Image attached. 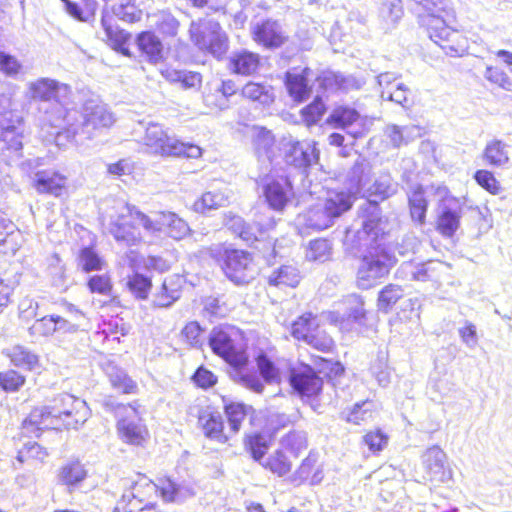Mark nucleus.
Returning a JSON list of instances; mask_svg holds the SVG:
<instances>
[{
  "instance_id": "nucleus-1",
  "label": "nucleus",
  "mask_w": 512,
  "mask_h": 512,
  "mask_svg": "<svg viewBox=\"0 0 512 512\" xmlns=\"http://www.w3.org/2000/svg\"><path fill=\"white\" fill-rule=\"evenodd\" d=\"M363 211L365 217L360 227L347 229L344 242L354 254L365 249L357 271V284L361 289H369L389 273L396 258L388 247L378 242L385 228L381 210L375 203H367Z\"/></svg>"
},
{
  "instance_id": "nucleus-2",
  "label": "nucleus",
  "mask_w": 512,
  "mask_h": 512,
  "mask_svg": "<svg viewBox=\"0 0 512 512\" xmlns=\"http://www.w3.org/2000/svg\"><path fill=\"white\" fill-rule=\"evenodd\" d=\"M71 93L70 87L52 78H39L28 83V94L42 114V120L53 128H61L65 124L72 126L71 111L66 101Z\"/></svg>"
},
{
  "instance_id": "nucleus-3",
  "label": "nucleus",
  "mask_w": 512,
  "mask_h": 512,
  "mask_svg": "<svg viewBox=\"0 0 512 512\" xmlns=\"http://www.w3.org/2000/svg\"><path fill=\"white\" fill-rule=\"evenodd\" d=\"M142 142L149 152L155 155L199 158L202 154L199 146L169 137L158 123L151 122L146 126Z\"/></svg>"
},
{
  "instance_id": "nucleus-4",
  "label": "nucleus",
  "mask_w": 512,
  "mask_h": 512,
  "mask_svg": "<svg viewBox=\"0 0 512 512\" xmlns=\"http://www.w3.org/2000/svg\"><path fill=\"white\" fill-rule=\"evenodd\" d=\"M71 113L72 118L70 119V123L72 126L65 124L61 127L65 129L64 133L67 134V138L69 139L74 138L79 133H82L86 138H91L94 132L102 128H108L114 123L113 114L108 110L106 105L94 99H89L84 103L82 122L79 127H76L74 123H72L77 113L75 111Z\"/></svg>"
},
{
  "instance_id": "nucleus-5",
  "label": "nucleus",
  "mask_w": 512,
  "mask_h": 512,
  "mask_svg": "<svg viewBox=\"0 0 512 512\" xmlns=\"http://www.w3.org/2000/svg\"><path fill=\"white\" fill-rule=\"evenodd\" d=\"M239 340V333L232 328H214L209 335V346L231 367H239L248 363V356Z\"/></svg>"
},
{
  "instance_id": "nucleus-6",
  "label": "nucleus",
  "mask_w": 512,
  "mask_h": 512,
  "mask_svg": "<svg viewBox=\"0 0 512 512\" xmlns=\"http://www.w3.org/2000/svg\"><path fill=\"white\" fill-rule=\"evenodd\" d=\"M50 407L58 420V428L78 429L90 416L86 402L70 394L59 395Z\"/></svg>"
},
{
  "instance_id": "nucleus-7",
  "label": "nucleus",
  "mask_w": 512,
  "mask_h": 512,
  "mask_svg": "<svg viewBox=\"0 0 512 512\" xmlns=\"http://www.w3.org/2000/svg\"><path fill=\"white\" fill-rule=\"evenodd\" d=\"M422 21L429 38L439 45L446 54L454 56L464 51L462 34L449 27L442 16L437 13L428 14Z\"/></svg>"
},
{
  "instance_id": "nucleus-8",
  "label": "nucleus",
  "mask_w": 512,
  "mask_h": 512,
  "mask_svg": "<svg viewBox=\"0 0 512 512\" xmlns=\"http://www.w3.org/2000/svg\"><path fill=\"white\" fill-rule=\"evenodd\" d=\"M422 21L429 38L439 45L446 54L454 56L464 51L462 34L449 27L442 16L437 13L428 14Z\"/></svg>"
},
{
  "instance_id": "nucleus-9",
  "label": "nucleus",
  "mask_w": 512,
  "mask_h": 512,
  "mask_svg": "<svg viewBox=\"0 0 512 512\" xmlns=\"http://www.w3.org/2000/svg\"><path fill=\"white\" fill-rule=\"evenodd\" d=\"M220 261L227 278L237 285L247 284L255 277L253 258L244 250L225 248L220 253Z\"/></svg>"
},
{
  "instance_id": "nucleus-10",
  "label": "nucleus",
  "mask_w": 512,
  "mask_h": 512,
  "mask_svg": "<svg viewBox=\"0 0 512 512\" xmlns=\"http://www.w3.org/2000/svg\"><path fill=\"white\" fill-rule=\"evenodd\" d=\"M116 215H110L109 233L121 244L134 246L142 241L136 223L131 220V205L118 201L115 203Z\"/></svg>"
},
{
  "instance_id": "nucleus-11",
  "label": "nucleus",
  "mask_w": 512,
  "mask_h": 512,
  "mask_svg": "<svg viewBox=\"0 0 512 512\" xmlns=\"http://www.w3.org/2000/svg\"><path fill=\"white\" fill-rule=\"evenodd\" d=\"M192 40L199 49L208 51L216 58H221L229 47L226 33L220 24L213 20H209L193 30Z\"/></svg>"
},
{
  "instance_id": "nucleus-12",
  "label": "nucleus",
  "mask_w": 512,
  "mask_h": 512,
  "mask_svg": "<svg viewBox=\"0 0 512 512\" xmlns=\"http://www.w3.org/2000/svg\"><path fill=\"white\" fill-rule=\"evenodd\" d=\"M263 194L269 207L275 211H283L294 197V190L287 176L268 178L263 185Z\"/></svg>"
},
{
  "instance_id": "nucleus-13",
  "label": "nucleus",
  "mask_w": 512,
  "mask_h": 512,
  "mask_svg": "<svg viewBox=\"0 0 512 512\" xmlns=\"http://www.w3.org/2000/svg\"><path fill=\"white\" fill-rule=\"evenodd\" d=\"M285 162L296 168H307L316 164L319 159V151L314 143L289 141L284 145Z\"/></svg>"
},
{
  "instance_id": "nucleus-14",
  "label": "nucleus",
  "mask_w": 512,
  "mask_h": 512,
  "mask_svg": "<svg viewBox=\"0 0 512 512\" xmlns=\"http://www.w3.org/2000/svg\"><path fill=\"white\" fill-rule=\"evenodd\" d=\"M446 454L437 446L429 448L423 455L425 478L432 483H446L452 472L446 467Z\"/></svg>"
},
{
  "instance_id": "nucleus-15",
  "label": "nucleus",
  "mask_w": 512,
  "mask_h": 512,
  "mask_svg": "<svg viewBox=\"0 0 512 512\" xmlns=\"http://www.w3.org/2000/svg\"><path fill=\"white\" fill-rule=\"evenodd\" d=\"M252 35L254 41L266 48H278L288 38L282 25L278 21L271 19L256 23L252 28Z\"/></svg>"
},
{
  "instance_id": "nucleus-16",
  "label": "nucleus",
  "mask_w": 512,
  "mask_h": 512,
  "mask_svg": "<svg viewBox=\"0 0 512 512\" xmlns=\"http://www.w3.org/2000/svg\"><path fill=\"white\" fill-rule=\"evenodd\" d=\"M66 176L54 170H40L32 178L33 188L40 194L61 196L66 187Z\"/></svg>"
},
{
  "instance_id": "nucleus-17",
  "label": "nucleus",
  "mask_w": 512,
  "mask_h": 512,
  "mask_svg": "<svg viewBox=\"0 0 512 512\" xmlns=\"http://www.w3.org/2000/svg\"><path fill=\"white\" fill-rule=\"evenodd\" d=\"M290 383L295 391L305 396L316 395L323 384L322 379L309 366L293 370L290 375Z\"/></svg>"
},
{
  "instance_id": "nucleus-18",
  "label": "nucleus",
  "mask_w": 512,
  "mask_h": 512,
  "mask_svg": "<svg viewBox=\"0 0 512 512\" xmlns=\"http://www.w3.org/2000/svg\"><path fill=\"white\" fill-rule=\"evenodd\" d=\"M462 208L455 200H446L439 208L437 230L445 237H452L460 226Z\"/></svg>"
},
{
  "instance_id": "nucleus-19",
  "label": "nucleus",
  "mask_w": 512,
  "mask_h": 512,
  "mask_svg": "<svg viewBox=\"0 0 512 512\" xmlns=\"http://www.w3.org/2000/svg\"><path fill=\"white\" fill-rule=\"evenodd\" d=\"M345 313L339 311L329 312L328 319L339 325L344 322L353 321L358 324H364L366 319V310L364 308V300L361 296L356 294L348 295L344 300Z\"/></svg>"
},
{
  "instance_id": "nucleus-20",
  "label": "nucleus",
  "mask_w": 512,
  "mask_h": 512,
  "mask_svg": "<svg viewBox=\"0 0 512 512\" xmlns=\"http://www.w3.org/2000/svg\"><path fill=\"white\" fill-rule=\"evenodd\" d=\"M398 184L393 180L392 176L389 173H381L370 185L366 192L369 197H374L372 200L365 201L360 207V220L363 221L365 217V213L363 211L364 207L367 203H375L377 206L378 201H383L397 192ZM380 209V207H378Z\"/></svg>"
},
{
  "instance_id": "nucleus-21",
  "label": "nucleus",
  "mask_w": 512,
  "mask_h": 512,
  "mask_svg": "<svg viewBox=\"0 0 512 512\" xmlns=\"http://www.w3.org/2000/svg\"><path fill=\"white\" fill-rule=\"evenodd\" d=\"M510 147L500 139L488 141L482 151L483 162L492 168H508L511 163Z\"/></svg>"
},
{
  "instance_id": "nucleus-22",
  "label": "nucleus",
  "mask_w": 512,
  "mask_h": 512,
  "mask_svg": "<svg viewBox=\"0 0 512 512\" xmlns=\"http://www.w3.org/2000/svg\"><path fill=\"white\" fill-rule=\"evenodd\" d=\"M50 406L35 408L23 421V430L27 434L38 435V431L44 429H59L58 420L54 418Z\"/></svg>"
},
{
  "instance_id": "nucleus-23",
  "label": "nucleus",
  "mask_w": 512,
  "mask_h": 512,
  "mask_svg": "<svg viewBox=\"0 0 512 512\" xmlns=\"http://www.w3.org/2000/svg\"><path fill=\"white\" fill-rule=\"evenodd\" d=\"M336 127L347 131L353 138L362 136V120L359 113L352 108H336L330 116Z\"/></svg>"
},
{
  "instance_id": "nucleus-24",
  "label": "nucleus",
  "mask_w": 512,
  "mask_h": 512,
  "mask_svg": "<svg viewBox=\"0 0 512 512\" xmlns=\"http://www.w3.org/2000/svg\"><path fill=\"white\" fill-rule=\"evenodd\" d=\"M260 57L257 53L248 50L233 52L228 61V68L232 73L250 76L257 72Z\"/></svg>"
},
{
  "instance_id": "nucleus-25",
  "label": "nucleus",
  "mask_w": 512,
  "mask_h": 512,
  "mask_svg": "<svg viewBox=\"0 0 512 512\" xmlns=\"http://www.w3.org/2000/svg\"><path fill=\"white\" fill-rule=\"evenodd\" d=\"M317 82L324 90H358L364 85L362 79L353 75H344L336 72H325L317 78Z\"/></svg>"
},
{
  "instance_id": "nucleus-26",
  "label": "nucleus",
  "mask_w": 512,
  "mask_h": 512,
  "mask_svg": "<svg viewBox=\"0 0 512 512\" xmlns=\"http://www.w3.org/2000/svg\"><path fill=\"white\" fill-rule=\"evenodd\" d=\"M146 485L150 490H159L163 500L166 502H182L186 498L194 495L193 490L189 486L178 484L170 478L161 479L158 485L152 482Z\"/></svg>"
},
{
  "instance_id": "nucleus-27",
  "label": "nucleus",
  "mask_w": 512,
  "mask_h": 512,
  "mask_svg": "<svg viewBox=\"0 0 512 512\" xmlns=\"http://www.w3.org/2000/svg\"><path fill=\"white\" fill-rule=\"evenodd\" d=\"M311 75L312 71L309 68H305L301 72L296 70L287 72L286 87L289 95L295 101L302 102L308 97L310 93L308 82Z\"/></svg>"
},
{
  "instance_id": "nucleus-28",
  "label": "nucleus",
  "mask_w": 512,
  "mask_h": 512,
  "mask_svg": "<svg viewBox=\"0 0 512 512\" xmlns=\"http://www.w3.org/2000/svg\"><path fill=\"white\" fill-rule=\"evenodd\" d=\"M117 429L121 439L132 445H141L148 435L146 427L136 417L119 420Z\"/></svg>"
},
{
  "instance_id": "nucleus-29",
  "label": "nucleus",
  "mask_w": 512,
  "mask_h": 512,
  "mask_svg": "<svg viewBox=\"0 0 512 512\" xmlns=\"http://www.w3.org/2000/svg\"><path fill=\"white\" fill-rule=\"evenodd\" d=\"M352 193L345 191L329 190L321 203L328 214L335 220L352 206Z\"/></svg>"
},
{
  "instance_id": "nucleus-30",
  "label": "nucleus",
  "mask_w": 512,
  "mask_h": 512,
  "mask_svg": "<svg viewBox=\"0 0 512 512\" xmlns=\"http://www.w3.org/2000/svg\"><path fill=\"white\" fill-rule=\"evenodd\" d=\"M224 225L236 236L247 243H253L258 239L257 233L259 229L251 224L246 223L242 217L228 213L224 217Z\"/></svg>"
},
{
  "instance_id": "nucleus-31",
  "label": "nucleus",
  "mask_w": 512,
  "mask_h": 512,
  "mask_svg": "<svg viewBox=\"0 0 512 512\" xmlns=\"http://www.w3.org/2000/svg\"><path fill=\"white\" fill-rule=\"evenodd\" d=\"M275 138L270 130L264 127H255L253 130V146L258 158L271 162L274 156Z\"/></svg>"
},
{
  "instance_id": "nucleus-32",
  "label": "nucleus",
  "mask_w": 512,
  "mask_h": 512,
  "mask_svg": "<svg viewBox=\"0 0 512 512\" xmlns=\"http://www.w3.org/2000/svg\"><path fill=\"white\" fill-rule=\"evenodd\" d=\"M302 220L305 227L316 231L327 229L334 222L333 218L328 214L326 208L321 203L308 209L302 215Z\"/></svg>"
},
{
  "instance_id": "nucleus-33",
  "label": "nucleus",
  "mask_w": 512,
  "mask_h": 512,
  "mask_svg": "<svg viewBox=\"0 0 512 512\" xmlns=\"http://www.w3.org/2000/svg\"><path fill=\"white\" fill-rule=\"evenodd\" d=\"M300 278V272L295 266L282 265L268 276V283L275 287H296Z\"/></svg>"
},
{
  "instance_id": "nucleus-34",
  "label": "nucleus",
  "mask_w": 512,
  "mask_h": 512,
  "mask_svg": "<svg viewBox=\"0 0 512 512\" xmlns=\"http://www.w3.org/2000/svg\"><path fill=\"white\" fill-rule=\"evenodd\" d=\"M242 96L262 105H270L274 101V89L271 85L258 82H248L242 88Z\"/></svg>"
},
{
  "instance_id": "nucleus-35",
  "label": "nucleus",
  "mask_w": 512,
  "mask_h": 512,
  "mask_svg": "<svg viewBox=\"0 0 512 512\" xmlns=\"http://www.w3.org/2000/svg\"><path fill=\"white\" fill-rule=\"evenodd\" d=\"M204 434L220 443H225L228 436L224 433L222 416L219 413H206L199 417Z\"/></svg>"
},
{
  "instance_id": "nucleus-36",
  "label": "nucleus",
  "mask_w": 512,
  "mask_h": 512,
  "mask_svg": "<svg viewBox=\"0 0 512 512\" xmlns=\"http://www.w3.org/2000/svg\"><path fill=\"white\" fill-rule=\"evenodd\" d=\"M187 222L174 212H162V232L171 238L180 240L190 233Z\"/></svg>"
},
{
  "instance_id": "nucleus-37",
  "label": "nucleus",
  "mask_w": 512,
  "mask_h": 512,
  "mask_svg": "<svg viewBox=\"0 0 512 512\" xmlns=\"http://www.w3.org/2000/svg\"><path fill=\"white\" fill-rule=\"evenodd\" d=\"M371 173V167L365 159L358 158L348 173L351 193H358L365 189Z\"/></svg>"
},
{
  "instance_id": "nucleus-38",
  "label": "nucleus",
  "mask_w": 512,
  "mask_h": 512,
  "mask_svg": "<svg viewBox=\"0 0 512 512\" xmlns=\"http://www.w3.org/2000/svg\"><path fill=\"white\" fill-rule=\"evenodd\" d=\"M137 45L150 62L157 63L162 59L163 45L152 32H142L137 37Z\"/></svg>"
},
{
  "instance_id": "nucleus-39",
  "label": "nucleus",
  "mask_w": 512,
  "mask_h": 512,
  "mask_svg": "<svg viewBox=\"0 0 512 512\" xmlns=\"http://www.w3.org/2000/svg\"><path fill=\"white\" fill-rule=\"evenodd\" d=\"M271 445V439L268 435L254 432L245 437L244 447L251 457L257 461L262 462L265 454Z\"/></svg>"
},
{
  "instance_id": "nucleus-40",
  "label": "nucleus",
  "mask_w": 512,
  "mask_h": 512,
  "mask_svg": "<svg viewBox=\"0 0 512 512\" xmlns=\"http://www.w3.org/2000/svg\"><path fill=\"white\" fill-rule=\"evenodd\" d=\"M319 329V322L312 313H305L292 324L291 334L294 338L306 342Z\"/></svg>"
},
{
  "instance_id": "nucleus-41",
  "label": "nucleus",
  "mask_w": 512,
  "mask_h": 512,
  "mask_svg": "<svg viewBox=\"0 0 512 512\" xmlns=\"http://www.w3.org/2000/svg\"><path fill=\"white\" fill-rule=\"evenodd\" d=\"M408 200L412 219L419 224H424L428 202L424 196L422 186L417 185L411 192H409Z\"/></svg>"
},
{
  "instance_id": "nucleus-42",
  "label": "nucleus",
  "mask_w": 512,
  "mask_h": 512,
  "mask_svg": "<svg viewBox=\"0 0 512 512\" xmlns=\"http://www.w3.org/2000/svg\"><path fill=\"white\" fill-rule=\"evenodd\" d=\"M444 268L445 265L440 261H429L411 267L410 274L412 279L416 281H438L440 272H442Z\"/></svg>"
},
{
  "instance_id": "nucleus-43",
  "label": "nucleus",
  "mask_w": 512,
  "mask_h": 512,
  "mask_svg": "<svg viewBox=\"0 0 512 512\" xmlns=\"http://www.w3.org/2000/svg\"><path fill=\"white\" fill-rule=\"evenodd\" d=\"M227 204L228 196L225 193L221 191H209L194 202L193 208L198 213H206L207 211L224 207Z\"/></svg>"
},
{
  "instance_id": "nucleus-44",
  "label": "nucleus",
  "mask_w": 512,
  "mask_h": 512,
  "mask_svg": "<svg viewBox=\"0 0 512 512\" xmlns=\"http://www.w3.org/2000/svg\"><path fill=\"white\" fill-rule=\"evenodd\" d=\"M246 365L232 367L230 375L232 379L242 386L256 393H262L264 385L256 373L249 372Z\"/></svg>"
},
{
  "instance_id": "nucleus-45",
  "label": "nucleus",
  "mask_w": 512,
  "mask_h": 512,
  "mask_svg": "<svg viewBox=\"0 0 512 512\" xmlns=\"http://www.w3.org/2000/svg\"><path fill=\"white\" fill-rule=\"evenodd\" d=\"M280 445L282 449L298 457L308 447L307 433L302 430H292L280 439Z\"/></svg>"
},
{
  "instance_id": "nucleus-46",
  "label": "nucleus",
  "mask_w": 512,
  "mask_h": 512,
  "mask_svg": "<svg viewBox=\"0 0 512 512\" xmlns=\"http://www.w3.org/2000/svg\"><path fill=\"white\" fill-rule=\"evenodd\" d=\"M253 411L251 406L243 403L232 402L225 405V414L228 419L230 431L235 434L240 428L242 421Z\"/></svg>"
},
{
  "instance_id": "nucleus-47",
  "label": "nucleus",
  "mask_w": 512,
  "mask_h": 512,
  "mask_svg": "<svg viewBox=\"0 0 512 512\" xmlns=\"http://www.w3.org/2000/svg\"><path fill=\"white\" fill-rule=\"evenodd\" d=\"M261 464L264 468L279 477L288 474L292 468V463L282 449L274 451L264 462H261Z\"/></svg>"
},
{
  "instance_id": "nucleus-48",
  "label": "nucleus",
  "mask_w": 512,
  "mask_h": 512,
  "mask_svg": "<svg viewBox=\"0 0 512 512\" xmlns=\"http://www.w3.org/2000/svg\"><path fill=\"white\" fill-rule=\"evenodd\" d=\"M131 220L136 225L142 226L148 234H156L162 232V212L155 214L154 218L144 214L135 206H131Z\"/></svg>"
},
{
  "instance_id": "nucleus-49",
  "label": "nucleus",
  "mask_w": 512,
  "mask_h": 512,
  "mask_svg": "<svg viewBox=\"0 0 512 512\" xmlns=\"http://www.w3.org/2000/svg\"><path fill=\"white\" fill-rule=\"evenodd\" d=\"M101 26L105 33V40L113 47L121 46L127 38L124 30L119 29L115 24L112 15L103 14L101 18Z\"/></svg>"
},
{
  "instance_id": "nucleus-50",
  "label": "nucleus",
  "mask_w": 512,
  "mask_h": 512,
  "mask_svg": "<svg viewBox=\"0 0 512 512\" xmlns=\"http://www.w3.org/2000/svg\"><path fill=\"white\" fill-rule=\"evenodd\" d=\"M404 291L399 285L389 284L385 286L378 296L377 306L380 311L389 312L392 307L403 297Z\"/></svg>"
},
{
  "instance_id": "nucleus-51",
  "label": "nucleus",
  "mask_w": 512,
  "mask_h": 512,
  "mask_svg": "<svg viewBox=\"0 0 512 512\" xmlns=\"http://www.w3.org/2000/svg\"><path fill=\"white\" fill-rule=\"evenodd\" d=\"M11 362L18 367L33 370L38 365V357L27 348L17 345L9 354Z\"/></svg>"
},
{
  "instance_id": "nucleus-52",
  "label": "nucleus",
  "mask_w": 512,
  "mask_h": 512,
  "mask_svg": "<svg viewBox=\"0 0 512 512\" xmlns=\"http://www.w3.org/2000/svg\"><path fill=\"white\" fill-rule=\"evenodd\" d=\"M109 379L111 385L122 393L134 394L137 392L136 382L122 369L116 367L112 368L111 372H109Z\"/></svg>"
},
{
  "instance_id": "nucleus-53",
  "label": "nucleus",
  "mask_w": 512,
  "mask_h": 512,
  "mask_svg": "<svg viewBox=\"0 0 512 512\" xmlns=\"http://www.w3.org/2000/svg\"><path fill=\"white\" fill-rule=\"evenodd\" d=\"M409 94V88L401 82L395 84L393 89L381 90L382 99L395 102L403 108H408L411 105Z\"/></svg>"
},
{
  "instance_id": "nucleus-54",
  "label": "nucleus",
  "mask_w": 512,
  "mask_h": 512,
  "mask_svg": "<svg viewBox=\"0 0 512 512\" xmlns=\"http://www.w3.org/2000/svg\"><path fill=\"white\" fill-rule=\"evenodd\" d=\"M166 78L172 82H180L185 88H194L201 84L202 76L197 72L191 71H166Z\"/></svg>"
},
{
  "instance_id": "nucleus-55",
  "label": "nucleus",
  "mask_w": 512,
  "mask_h": 512,
  "mask_svg": "<svg viewBox=\"0 0 512 512\" xmlns=\"http://www.w3.org/2000/svg\"><path fill=\"white\" fill-rule=\"evenodd\" d=\"M180 290L170 287L168 281L165 280L160 291L154 296L153 304L156 307L167 308L180 298Z\"/></svg>"
},
{
  "instance_id": "nucleus-56",
  "label": "nucleus",
  "mask_w": 512,
  "mask_h": 512,
  "mask_svg": "<svg viewBox=\"0 0 512 512\" xmlns=\"http://www.w3.org/2000/svg\"><path fill=\"white\" fill-rule=\"evenodd\" d=\"M127 286L138 299H146L152 285L148 277L135 272L133 276L129 277Z\"/></svg>"
},
{
  "instance_id": "nucleus-57",
  "label": "nucleus",
  "mask_w": 512,
  "mask_h": 512,
  "mask_svg": "<svg viewBox=\"0 0 512 512\" xmlns=\"http://www.w3.org/2000/svg\"><path fill=\"white\" fill-rule=\"evenodd\" d=\"M86 476V471L80 462H72L64 466L60 473L61 480L68 485L76 484L82 481Z\"/></svg>"
},
{
  "instance_id": "nucleus-58",
  "label": "nucleus",
  "mask_w": 512,
  "mask_h": 512,
  "mask_svg": "<svg viewBox=\"0 0 512 512\" xmlns=\"http://www.w3.org/2000/svg\"><path fill=\"white\" fill-rule=\"evenodd\" d=\"M103 261L90 247H85L79 254V266L86 272L101 270Z\"/></svg>"
},
{
  "instance_id": "nucleus-59",
  "label": "nucleus",
  "mask_w": 512,
  "mask_h": 512,
  "mask_svg": "<svg viewBox=\"0 0 512 512\" xmlns=\"http://www.w3.org/2000/svg\"><path fill=\"white\" fill-rule=\"evenodd\" d=\"M330 244L327 240L317 239L310 242L306 258L311 261L324 262L329 258Z\"/></svg>"
},
{
  "instance_id": "nucleus-60",
  "label": "nucleus",
  "mask_w": 512,
  "mask_h": 512,
  "mask_svg": "<svg viewBox=\"0 0 512 512\" xmlns=\"http://www.w3.org/2000/svg\"><path fill=\"white\" fill-rule=\"evenodd\" d=\"M25 383V378L14 370L0 372V387L7 392L18 391Z\"/></svg>"
},
{
  "instance_id": "nucleus-61",
  "label": "nucleus",
  "mask_w": 512,
  "mask_h": 512,
  "mask_svg": "<svg viewBox=\"0 0 512 512\" xmlns=\"http://www.w3.org/2000/svg\"><path fill=\"white\" fill-rule=\"evenodd\" d=\"M56 332L55 329V315L44 316L37 319L34 324L29 328V333L32 336H49Z\"/></svg>"
},
{
  "instance_id": "nucleus-62",
  "label": "nucleus",
  "mask_w": 512,
  "mask_h": 512,
  "mask_svg": "<svg viewBox=\"0 0 512 512\" xmlns=\"http://www.w3.org/2000/svg\"><path fill=\"white\" fill-rule=\"evenodd\" d=\"M257 366L261 376L267 383L278 381L279 371L274 363L265 354H260L257 357Z\"/></svg>"
},
{
  "instance_id": "nucleus-63",
  "label": "nucleus",
  "mask_w": 512,
  "mask_h": 512,
  "mask_svg": "<svg viewBox=\"0 0 512 512\" xmlns=\"http://www.w3.org/2000/svg\"><path fill=\"white\" fill-rule=\"evenodd\" d=\"M113 15L128 23L139 21L141 11L134 4H116L113 6Z\"/></svg>"
},
{
  "instance_id": "nucleus-64",
  "label": "nucleus",
  "mask_w": 512,
  "mask_h": 512,
  "mask_svg": "<svg viewBox=\"0 0 512 512\" xmlns=\"http://www.w3.org/2000/svg\"><path fill=\"white\" fill-rule=\"evenodd\" d=\"M325 110L326 108L321 97L317 95L314 101L302 110V114L305 121L311 125L317 123L321 119Z\"/></svg>"
}]
</instances>
